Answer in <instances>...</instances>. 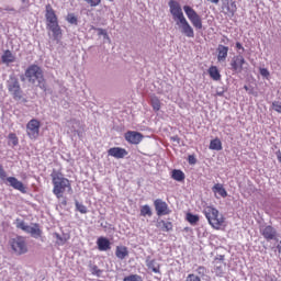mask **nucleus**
I'll list each match as a JSON object with an SVG mask.
<instances>
[{"label":"nucleus","mask_w":281,"mask_h":281,"mask_svg":"<svg viewBox=\"0 0 281 281\" xmlns=\"http://www.w3.org/2000/svg\"><path fill=\"white\" fill-rule=\"evenodd\" d=\"M61 205L64 207H67V198H64V200H61Z\"/></svg>","instance_id":"obj_46"},{"label":"nucleus","mask_w":281,"mask_h":281,"mask_svg":"<svg viewBox=\"0 0 281 281\" xmlns=\"http://www.w3.org/2000/svg\"><path fill=\"white\" fill-rule=\"evenodd\" d=\"M74 133H77V135H80V133L78 131H76V130H74Z\"/></svg>","instance_id":"obj_51"},{"label":"nucleus","mask_w":281,"mask_h":281,"mask_svg":"<svg viewBox=\"0 0 281 281\" xmlns=\"http://www.w3.org/2000/svg\"><path fill=\"white\" fill-rule=\"evenodd\" d=\"M244 89H245L246 91H249V87H247V86H244Z\"/></svg>","instance_id":"obj_49"},{"label":"nucleus","mask_w":281,"mask_h":281,"mask_svg":"<svg viewBox=\"0 0 281 281\" xmlns=\"http://www.w3.org/2000/svg\"><path fill=\"white\" fill-rule=\"evenodd\" d=\"M75 205H76L77 212H80V214H87V206H85V204L76 201Z\"/></svg>","instance_id":"obj_33"},{"label":"nucleus","mask_w":281,"mask_h":281,"mask_svg":"<svg viewBox=\"0 0 281 281\" xmlns=\"http://www.w3.org/2000/svg\"><path fill=\"white\" fill-rule=\"evenodd\" d=\"M99 251H109L111 241L106 237H99L97 240Z\"/></svg>","instance_id":"obj_22"},{"label":"nucleus","mask_w":281,"mask_h":281,"mask_svg":"<svg viewBox=\"0 0 281 281\" xmlns=\"http://www.w3.org/2000/svg\"><path fill=\"white\" fill-rule=\"evenodd\" d=\"M169 9L173 21H176L184 36L188 38H194V29L192 25H190V22H188L186 15H183V9H181V4L175 0H170Z\"/></svg>","instance_id":"obj_1"},{"label":"nucleus","mask_w":281,"mask_h":281,"mask_svg":"<svg viewBox=\"0 0 281 281\" xmlns=\"http://www.w3.org/2000/svg\"><path fill=\"white\" fill-rule=\"evenodd\" d=\"M154 207L157 216H168V214L172 213V210H170V206H168V203H166V201L161 199H156L154 201Z\"/></svg>","instance_id":"obj_12"},{"label":"nucleus","mask_w":281,"mask_h":281,"mask_svg":"<svg viewBox=\"0 0 281 281\" xmlns=\"http://www.w3.org/2000/svg\"><path fill=\"white\" fill-rule=\"evenodd\" d=\"M150 104L154 111H160L161 110V101L157 97H151Z\"/></svg>","instance_id":"obj_28"},{"label":"nucleus","mask_w":281,"mask_h":281,"mask_svg":"<svg viewBox=\"0 0 281 281\" xmlns=\"http://www.w3.org/2000/svg\"><path fill=\"white\" fill-rule=\"evenodd\" d=\"M22 2H24V3H30V0H22Z\"/></svg>","instance_id":"obj_50"},{"label":"nucleus","mask_w":281,"mask_h":281,"mask_svg":"<svg viewBox=\"0 0 281 281\" xmlns=\"http://www.w3.org/2000/svg\"><path fill=\"white\" fill-rule=\"evenodd\" d=\"M209 76L212 80H214L215 82H218V80H221V71L218 70V67L216 66H211L207 70Z\"/></svg>","instance_id":"obj_25"},{"label":"nucleus","mask_w":281,"mask_h":281,"mask_svg":"<svg viewBox=\"0 0 281 281\" xmlns=\"http://www.w3.org/2000/svg\"><path fill=\"white\" fill-rule=\"evenodd\" d=\"M210 150H223V143L218 139H212L209 146Z\"/></svg>","instance_id":"obj_27"},{"label":"nucleus","mask_w":281,"mask_h":281,"mask_svg":"<svg viewBox=\"0 0 281 281\" xmlns=\"http://www.w3.org/2000/svg\"><path fill=\"white\" fill-rule=\"evenodd\" d=\"M55 238H57V245H65L67 243V239L63 238L58 233H55Z\"/></svg>","instance_id":"obj_40"},{"label":"nucleus","mask_w":281,"mask_h":281,"mask_svg":"<svg viewBox=\"0 0 281 281\" xmlns=\"http://www.w3.org/2000/svg\"><path fill=\"white\" fill-rule=\"evenodd\" d=\"M99 36H106V31L103 29H98Z\"/></svg>","instance_id":"obj_45"},{"label":"nucleus","mask_w":281,"mask_h":281,"mask_svg":"<svg viewBox=\"0 0 281 281\" xmlns=\"http://www.w3.org/2000/svg\"><path fill=\"white\" fill-rule=\"evenodd\" d=\"M259 71L263 78H269V70L267 68H260Z\"/></svg>","instance_id":"obj_43"},{"label":"nucleus","mask_w":281,"mask_h":281,"mask_svg":"<svg viewBox=\"0 0 281 281\" xmlns=\"http://www.w3.org/2000/svg\"><path fill=\"white\" fill-rule=\"evenodd\" d=\"M9 139L12 142L13 146L19 145V137H16V134L10 133L9 134Z\"/></svg>","instance_id":"obj_38"},{"label":"nucleus","mask_w":281,"mask_h":281,"mask_svg":"<svg viewBox=\"0 0 281 281\" xmlns=\"http://www.w3.org/2000/svg\"><path fill=\"white\" fill-rule=\"evenodd\" d=\"M1 60L3 65H12V63H16V56L12 54V50L7 49L2 54Z\"/></svg>","instance_id":"obj_20"},{"label":"nucleus","mask_w":281,"mask_h":281,"mask_svg":"<svg viewBox=\"0 0 281 281\" xmlns=\"http://www.w3.org/2000/svg\"><path fill=\"white\" fill-rule=\"evenodd\" d=\"M109 1H113V0H109Z\"/></svg>","instance_id":"obj_55"},{"label":"nucleus","mask_w":281,"mask_h":281,"mask_svg":"<svg viewBox=\"0 0 281 281\" xmlns=\"http://www.w3.org/2000/svg\"><path fill=\"white\" fill-rule=\"evenodd\" d=\"M9 245L16 256L27 254V241H25V237L23 236H16L10 239Z\"/></svg>","instance_id":"obj_8"},{"label":"nucleus","mask_w":281,"mask_h":281,"mask_svg":"<svg viewBox=\"0 0 281 281\" xmlns=\"http://www.w3.org/2000/svg\"><path fill=\"white\" fill-rule=\"evenodd\" d=\"M24 76L31 85H36L37 82L40 89H46L47 83L45 82V76L43 75V69L38 65L33 64L29 66Z\"/></svg>","instance_id":"obj_5"},{"label":"nucleus","mask_w":281,"mask_h":281,"mask_svg":"<svg viewBox=\"0 0 281 281\" xmlns=\"http://www.w3.org/2000/svg\"><path fill=\"white\" fill-rule=\"evenodd\" d=\"M171 178L175 181H186V173H183V171H181L179 169H173L171 171Z\"/></svg>","instance_id":"obj_26"},{"label":"nucleus","mask_w":281,"mask_h":281,"mask_svg":"<svg viewBox=\"0 0 281 281\" xmlns=\"http://www.w3.org/2000/svg\"><path fill=\"white\" fill-rule=\"evenodd\" d=\"M229 54V47L220 44L217 46V60L218 63H225L227 60V56Z\"/></svg>","instance_id":"obj_17"},{"label":"nucleus","mask_w":281,"mask_h":281,"mask_svg":"<svg viewBox=\"0 0 281 281\" xmlns=\"http://www.w3.org/2000/svg\"><path fill=\"white\" fill-rule=\"evenodd\" d=\"M212 192L214 193L216 199H218V196H221L222 199H226L227 196V190H225V187H223V184L221 183H215L212 187Z\"/></svg>","instance_id":"obj_18"},{"label":"nucleus","mask_w":281,"mask_h":281,"mask_svg":"<svg viewBox=\"0 0 281 281\" xmlns=\"http://www.w3.org/2000/svg\"><path fill=\"white\" fill-rule=\"evenodd\" d=\"M203 269H205V268H203V267H200V268H199V271H201V270H203Z\"/></svg>","instance_id":"obj_52"},{"label":"nucleus","mask_w":281,"mask_h":281,"mask_svg":"<svg viewBox=\"0 0 281 281\" xmlns=\"http://www.w3.org/2000/svg\"><path fill=\"white\" fill-rule=\"evenodd\" d=\"M140 216H153V210L148 204L140 207Z\"/></svg>","instance_id":"obj_31"},{"label":"nucleus","mask_w":281,"mask_h":281,"mask_svg":"<svg viewBox=\"0 0 281 281\" xmlns=\"http://www.w3.org/2000/svg\"><path fill=\"white\" fill-rule=\"evenodd\" d=\"M235 47L236 49H241V52H245V47L243 46V44H240V42H236Z\"/></svg>","instance_id":"obj_44"},{"label":"nucleus","mask_w":281,"mask_h":281,"mask_svg":"<svg viewBox=\"0 0 281 281\" xmlns=\"http://www.w3.org/2000/svg\"><path fill=\"white\" fill-rule=\"evenodd\" d=\"M0 180L8 181L9 186L13 188V190H18L22 194H27V188L23 182H21L16 177H8V172L3 168V165L0 162Z\"/></svg>","instance_id":"obj_6"},{"label":"nucleus","mask_w":281,"mask_h":281,"mask_svg":"<svg viewBox=\"0 0 281 281\" xmlns=\"http://www.w3.org/2000/svg\"><path fill=\"white\" fill-rule=\"evenodd\" d=\"M222 12L229 19L234 18L236 12H238V7L236 5V1L234 0H225L222 3Z\"/></svg>","instance_id":"obj_13"},{"label":"nucleus","mask_w":281,"mask_h":281,"mask_svg":"<svg viewBox=\"0 0 281 281\" xmlns=\"http://www.w3.org/2000/svg\"><path fill=\"white\" fill-rule=\"evenodd\" d=\"M156 227L160 229V232H172L175 226L172 222L160 220L157 222Z\"/></svg>","instance_id":"obj_23"},{"label":"nucleus","mask_w":281,"mask_h":281,"mask_svg":"<svg viewBox=\"0 0 281 281\" xmlns=\"http://www.w3.org/2000/svg\"><path fill=\"white\" fill-rule=\"evenodd\" d=\"M7 89L13 97V100H21V98H23V90H21V83L16 76L9 77V80L7 81Z\"/></svg>","instance_id":"obj_7"},{"label":"nucleus","mask_w":281,"mask_h":281,"mask_svg":"<svg viewBox=\"0 0 281 281\" xmlns=\"http://www.w3.org/2000/svg\"><path fill=\"white\" fill-rule=\"evenodd\" d=\"M183 10L193 27H195V30H203V19H201V15L190 5H184Z\"/></svg>","instance_id":"obj_9"},{"label":"nucleus","mask_w":281,"mask_h":281,"mask_svg":"<svg viewBox=\"0 0 281 281\" xmlns=\"http://www.w3.org/2000/svg\"><path fill=\"white\" fill-rule=\"evenodd\" d=\"M5 183H8V186H10V182H8V180H4Z\"/></svg>","instance_id":"obj_53"},{"label":"nucleus","mask_w":281,"mask_h":281,"mask_svg":"<svg viewBox=\"0 0 281 281\" xmlns=\"http://www.w3.org/2000/svg\"><path fill=\"white\" fill-rule=\"evenodd\" d=\"M83 1H86V3H88V5H90L91 8H98V5L102 3V0H83Z\"/></svg>","instance_id":"obj_37"},{"label":"nucleus","mask_w":281,"mask_h":281,"mask_svg":"<svg viewBox=\"0 0 281 281\" xmlns=\"http://www.w3.org/2000/svg\"><path fill=\"white\" fill-rule=\"evenodd\" d=\"M146 267L154 273H161V266L157 263L156 259H150V257H147Z\"/></svg>","instance_id":"obj_21"},{"label":"nucleus","mask_w":281,"mask_h":281,"mask_svg":"<svg viewBox=\"0 0 281 281\" xmlns=\"http://www.w3.org/2000/svg\"><path fill=\"white\" fill-rule=\"evenodd\" d=\"M108 155L110 157H114L115 159H124V157L128 155V151L122 147H112L108 150Z\"/></svg>","instance_id":"obj_16"},{"label":"nucleus","mask_w":281,"mask_h":281,"mask_svg":"<svg viewBox=\"0 0 281 281\" xmlns=\"http://www.w3.org/2000/svg\"><path fill=\"white\" fill-rule=\"evenodd\" d=\"M26 135L31 139H38L41 135V121L32 119L26 124Z\"/></svg>","instance_id":"obj_10"},{"label":"nucleus","mask_w":281,"mask_h":281,"mask_svg":"<svg viewBox=\"0 0 281 281\" xmlns=\"http://www.w3.org/2000/svg\"><path fill=\"white\" fill-rule=\"evenodd\" d=\"M15 227L18 229H22V232H25V234H27V229L30 228V225L25 224V222L23 220L18 218Z\"/></svg>","instance_id":"obj_30"},{"label":"nucleus","mask_w":281,"mask_h":281,"mask_svg":"<svg viewBox=\"0 0 281 281\" xmlns=\"http://www.w3.org/2000/svg\"><path fill=\"white\" fill-rule=\"evenodd\" d=\"M172 139H173V142H175V140H177V137H173Z\"/></svg>","instance_id":"obj_54"},{"label":"nucleus","mask_w":281,"mask_h":281,"mask_svg":"<svg viewBox=\"0 0 281 281\" xmlns=\"http://www.w3.org/2000/svg\"><path fill=\"white\" fill-rule=\"evenodd\" d=\"M123 281H144L139 274H130L123 279Z\"/></svg>","instance_id":"obj_34"},{"label":"nucleus","mask_w":281,"mask_h":281,"mask_svg":"<svg viewBox=\"0 0 281 281\" xmlns=\"http://www.w3.org/2000/svg\"><path fill=\"white\" fill-rule=\"evenodd\" d=\"M26 234H31L32 238H41V236H43V231L41 229L40 224L34 223L32 226H29Z\"/></svg>","instance_id":"obj_19"},{"label":"nucleus","mask_w":281,"mask_h":281,"mask_svg":"<svg viewBox=\"0 0 281 281\" xmlns=\"http://www.w3.org/2000/svg\"><path fill=\"white\" fill-rule=\"evenodd\" d=\"M224 267L225 263L223 261H215L214 272L216 273V276H223Z\"/></svg>","instance_id":"obj_29"},{"label":"nucleus","mask_w":281,"mask_h":281,"mask_svg":"<svg viewBox=\"0 0 281 281\" xmlns=\"http://www.w3.org/2000/svg\"><path fill=\"white\" fill-rule=\"evenodd\" d=\"M272 109L277 113H281V102L280 101H274L272 102Z\"/></svg>","instance_id":"obj_39"},{"label":"nucleus","mask_w":281,"mask_h":281,"mask_svg":"<svg viewBox=\"0 0 281 281\" xmlns=\"http://www.w3.org/2000/svg\"><path fill=\"white\" fill-rule=\"evenodd\" d=\"M53 194L56 199H63L65 192H71V180L67 179L63 172L53 171L50 173Z\"/></svg>","instance_id":"obj_2"},{"label":"nucleus","mask_w":281,"mask_h":281,"mask_svg":"<svg viewBox=\"0 0 281 281\" xmlns=\"http://www.w3.org/2000/svg\"><path fill=\"white\" fill-rule=\"evenodd\" d=\"M92 276H97V278H100V276H102V270H100V268H98V266H92L90 269Z\"/></svg>","instance_id":"obj_36"},{"label":"nucleus","mask_w":281,"mask_h":281,"mask_svg":"<svg viewBox=\"0 0 281 281\" xmlns=\"http://www.w3.org/2000/svg\"><path fill=\"white\" fill-rule=\"evenodd\" d=\"M211 3H215V5H217V3H220L221 0H210Z\"/></svg>","instance_id":"obj_48"},{"label":"nucleus","mask_w":281,"mask_h":281,"mask_svg":"<svg viewBox=\"0 0 281 281\" xmlns=\"http://www.w3.org/2000/svg\"><path fill=\"white\" fill-rule=\"evenodd\" d=\"M66 21H68V23L71 25H78V18H76L74 13H69Z\"/></svg>","instance_id":"obj_35"},{"label":"nucleus","mask_w":281,"mask_h":281,"mask_svg":"<svg viewBox=\"0 0 281 281\" xmlns=\"http://www.w3.org/2000/svg\"><path fill=\"white\" fill-rule=\"evenodd\" d=\"M115 256L119 260H124L128 256V248L126 246H116Z\"/></svg>","instance_id":"obj_24"},{"label":"nucleus","mask_w":281,"mask_h":281,"mask_svg":"<svg viewBox=\"0 0 281 281\" xmlns=\"http://www.w3.org/2000/svg\"><path fill=\"white\" fill-rule=\"evenodd\" d=\"M74 124H76L77 126H80V121L78 120H72Z\"/></svg>","instance_id":"obj_47"},{"label":"nucleus","mask_w":281,"mask_h":281,"mask_svg":"<svg viewBox=\"0 0 281 281\" xmlns=\"http://www.w3.org/2000/svg\"><path fill=\"white\" fill-rule=\"evenodd\" d=\"M187 221L191 225H196V223H199V215H194L192 213H188L187 214Z\"/></svg>","instance_id":"obj_32"},{"label":"nucleus","mask_w":281,"mask_h":281,"mask_svg":"<svg viewBox=\"0 0 281 281\" xmlns=\"http://www.w3.org/2000/svg\"><path fill=\"white\" fill-rule=\"evenodd\" d=\"M125 139L126 142H128V144H140L142 139H144V135H142V133L139 132H135V131H128L127 133H125Z\"/></svg>","instance_id":"obj_15"},{"label":"nucleus","mask_w":281,"mask_h":281,"mask_svg":"<svg viewBox=\"0 0 281 281\" xmlns=\"http://www.w3.org/2000/svg\"><path fill=\"white\" fill-rule=\"evenodd\" d=\"M203 214L213 229H223L227 226V224H225V216L221 214L216 207L212 205L205 206Z\"/></svg>","instance_id":"obj_4"},{"label":"nucleus","mask_w":281,"mask_h":281,"mask_svg":"<svg viewBox=\"0 0 281 281\" xmlns=\"http://www.w3.org/2000/svg\"><path fill=\"white\" fill-rule=\"evenodd\" d=\"M260 234L269 243L271 240H278V231L271 225L261 226Z\"/></svg>","instance_id":"obj_14"},{"label":"nucleus","mask_w":281,"mask_h":281,"mask_svg":"<svg viewBox=\"0 0 281 281\" xmlns=\"http://www.w3.org/2000/svg\"><path fill=\"white\" fill-rule=\"evenodd\" d=\"M245 65H247V60L243 55H235L231 60V69L235 74H243Z\"/></svg>","instance_id":"obj_11"},{"label":"nucleus","mask_w":281,"mask_h":281,"mask_svg":"<svg viewBox=\"0 0 281 281\" xmlns=\"http://www.w3.org/2000/svg\"><path fill=\"white\" fill-rule=\"evenodd\" d=\"M188 162H189L191 166H194V164H196V157H194V155H189V156H188Z\"/></svg>","instance_id":"obj_42"},{"label":"nucleus","mask_w":281,"mask_h":281,"mask_svg":"<svg viewBox=\"0 0 281 281\" xmlns=\"http://www.w3.org/2000/svg\"><path fill=\"white\" fill-rule=\"evenodd\" d=\"M186 281H201V278L195 274H188Z\"/></svg>","instance_id":"obj_41"},{"label":"nucleus","mask_w":281,"mask_h":281,"mask_svg":"<svg viewBox=\"0 0 281 281\" xmlns=\"http://www.w3.org/2000/svg\"><path fill=\"white\" fill-rule=\"evenodd\" d=\"M46 29L48 32H52L53 41H60L63 38V29H60V24H58V15H56V11L52 8V4H46Z\"/></svg>","instance_id":"obj_3"}]
</instances>
